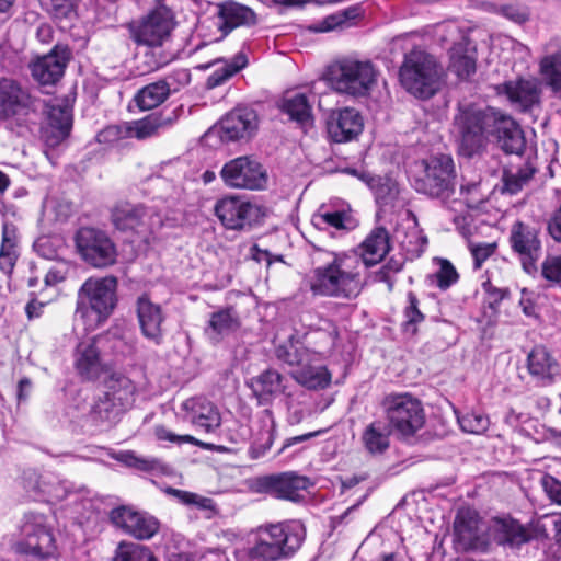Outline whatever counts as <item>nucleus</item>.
Segmentation results:
<instances>
[{"mask_svg":"<svg viewBox=\"0 0 561 561\" xmlns=\"http://www.w3.org/2000/svg\"><path fill=\"white\" fill-rule=\"evenodd\" d=\"M257 129V114L250 107H236L210 128L206 136L218 135L221 142L249 140Z\"/></svg>","mask_w":561,"mask_h":561,"instance_id":"16","label":"nucleus"},{"mask_svg":"<svg viewBox=\"0 0 561 561\" xmlns=\"http://www.w3.org/2000/svg\"><path fill=\"white\" fill-rule=\"evenodd\" d=\"M240 328L239 316L234 308L227 307L210 314L205 333L213 344H218L224 336Z\"/></svg>","mask_w":561,"mask_h":561,"instance_id":"37","label":"nucleus"},{"mask_svg":"<svg viewBox=\"0 0 561 561\" xmlns=\"http://www.w3.org/2000/svg\"><path fill=\"white\" fill-rule=\"evenodd\" d=\"M480 516L470 508L460 510L454 522L455 542L463 551L488 552V529H480Z\"/></svg>","mask_w":561,"mask_h":561,"instance_id":"19","label":"nucleus"},{"mask_svg":"<svg viewBox=\"0 0 561 561\" xmlns=\"http://www.w3.org/2000/svg\"><path fill=\"white\" fill-rule=\"evenodd\" d=\"M113 459L140 471L149 472L157 469L159 461L157 459H146L136 455L133 450H124L112 456Z\"/></svg>","mask_w":561,"mask_h":561,"instance_id":"52","label":"nucleus"},{"mask_svg":"<svg viewBox=\"0 0 561 561\" xmlns=\"http://www.w3.org/2000/svg\"><path fill=\"white\" fill-rule=\"evenodd\" d=\"M457 420L461 430L471 434H480L489 426V419L473 411L458 415Z\"/></svg>","mask_w":561,"mask_h":561,"instance_id":"56","label":"nucleus"},{"mask_svg":"<svg viewBox=\"0 0 561 561\" xmlns=\"http://www.w3.org/2000/svg\"><path fill=\"white\" fill-rule=\"evenodd\" d=\"M392 427L388 422L376 420L368 424L362 434V442L368 454L383 455L390 447Z\"/></svg>","mask_w":561,"mask_h":561,"instance_id":"38","label":"nucleus"},{"mask_svg":"<svg viewBox=\"0 0 561 561\" xmlns=\"http://www.w3.org/2000/svg\"><path fill=\"white\" fill-rule=\"evenodd\" d=\"M259 490L276 499L298 503L304 500L301 491L312 485L310 479L294 471L262 477L257 480Z\"/></svg>","mask_w":561,"mask_h":561,"instance_id":"20","label":"nucleus"},{"mask_svg":"<svg viewBox=\"0 0 561 561\" xmlns=\"http://www.w3.org/2000/svg\"><path fill=\"white\" fill-rule=\"evenodd\" d=\"M276 356L279 360L290 366H302L307 356V348L291 340L276 348Z\"/></svg>","mask_w":561,"mask_h":561,"instance_id":"50","label":"nucleus"},{"mask_svg":"<svg viewBox=\"0 0 561 561\" xmlns=\"http://www.w3.org/2000/svg\"><path fill=\"white\" fill-rule=\"evenodd\" d=\"M147 216L148 208L142 204L124 203L113 209L112 222L121 231L137 230L144 226Z\"/></svg>","mask_w":561,"mask_h":561,"instance_id":"39","label":"nucleus"},{"mask_svg":"<svg viewBox=\"0 0 561 561\" xmlns=\"http://www.w3.org/2000/svg\"><path fill=\"white\" fill-rule=\"evenodd\" d=\"M540 234V227L520 220L510 229L511 250L519 260L523 271L530 276H536L539 271L538 261L542 254Z\"/></svg>","mask_w":561,"mask_h":561,"instance_id":"12","label":"nucleus"},{"mask_svg":"<svg viewBox=\"0 0 561 561\" xmlns=\"http://www.w3.org/2000/svg\"><path fill=\"white\" fill-rule=\"evenodd\" d=\"M358 16L357 8H348L344 11L331 14L307 26V30L312 33H324L336 28L348 27L352 25L351 21Z\"/></svg>","mask_w":561,"mask_h":561,"instance_id":"42","label":"nucleus"},{"mask_svg":"<svg viewBox=\"0 0 561 561\" xmlns=\"http://www.w3.org/2000/svg\"><path fill=\"white\" fill-rule=\"evenodd\" d=\"M276 425L272 419L268 423L264 422L252 442L249 455L252 459H259L266 455L275 439Z\"/></svg>","mask_w":561,"mask_h":561,"instance_id":"45","label":"nucleus"},{"mask_svg":"<svg viewBox=\"0 0 561 561\" xmlns=\"http://www.w3.org/2000/svg\"><path fill=\"white\" fill-rule=\"evenodd\" d=\"M439 268L435 274L437 286L445 290L457 283L459 275L454 265L446 259H438Z\"/></svg>","mask_w":561,"mask_h":561,"instance_id":"59","label":"nucleus"},{"mask_svg":"<svg viewBox=\"0 0 561 561\" xmlns=\"http://www.w3.org/2000/svg\"><path fill=\"white\" fill-rule=\"evenodd\" d=\"M515 162L511 161L502 171V194L515 195L533 179L537 172L535 163L530 157L515 158Z\"/></svg>","mask_w":561,"mask_h":561,"instance_id":"32","label":"nucleus"},{"mask_svg":"<svg viewBox=\"0 0 561 561\" xmlns=\"http://www.w3.org/2000/svg\"><path fill=\"white\" fill-rule=\"evenodd\" d=\"M350 220V216L342 210L334 211H324L318 215H314L312 218V224L318 228H323L324 226H329L339 230L348 229L347 222Z\"/></svg>","mask_w":561,"mask_h":561,"instance_id":"54","label":"nucleus"},{"mask_svg":"<svg viewBox=\"0 0 561 561\" xmlns=\"http://www.w3.org/2000/svg\"><path fill=\"white\" fill-rule=\"evenodd\" d=\"M362 261L366 266H373L390 252V234L385 227H376L360 244Z\"/></svg>","mask_w":561,"mask_h":561,"instance_id":"35","label":"nucleus"},{"mask_svg":"<svg viewBox=\"0 0 561 561\" xmlns=\"http://www.w3.org/2000/svg\"><path fill=\"white\" fill-rule=\"evenodd\" d=\"M23 540L16 545V552L34 560H44L55 552V539L44 525V516H27L22 526Z\"/></svg>","mask_w":561,"mask_h":561,"instance_id":"15","label":"nucleus"},{"mask_svg":"<svg viewBox=\"0 0 561 561\" xmlns=\"http://www.w3.org/2000/svg\"><path fill=\"white\" fill-rule=\"evenodd\" d=\"M501 112L496 107L477 103L459 104L453 119L459 156L471 159L486 150Z\"/></svg>","mask_w":561,"mask_h":561,"instance_id":"2","label":"nucleus"},{"mask_svg":"<svg viewBox=\"0 0 561 561\" xmlns=\"http://www.w3.org/2000/svg\"><path fill=\"white\" fill-rule=\"evenodd\" d=\"M70 58L71 50L67 45H55L48 54L30 65L31 75L41 85H54L64 77Z\"/></svg>","mask_w":561,"mask_h":561,"instance_id":"23","label":"nucleus"},{"mask_svg":"<svg viewBox=\"0 0 561 561\" xmlns=\"http://www.w3.org/2000/svg\"><path fill=\"white\" fill-rule=\"evenodd\" d=\"M541 486L548 499L558 505H561V481L551 474H545L541 478Z\"/></svg>","mask_w":561,"mask_h":561,"instance_id":"62","label":"nucleus"},{"mask_svg":"<svg viewBox=\"0 0 561 561\" xmlns=\"http://www.w3.org/2000/svg\"><path fill=\"white\" fill-rule=\"evenodd\" d=\"M407 241L401 242V248L405 252L407 260H413L422 255L427 244V239L417 231L407 234Z\"/></svg>","mask_w":561,"mask_h":561,"instance_id":"58","label":"nucleus"},{"mask_svg":"<svg viewBox=\"0 0 561 561\" xmlns=\"http://www.w3.org/2000/svg\"><path fill=\"white\" fill-rule=\"evenodd\" d=\"M118 280L115 276L88 278L78 291L76 314L95 316V324H103L117 306Z\"/></svg>","mask_w":561,"mask_h":561,"instance_id":"7","label":"nucleus"},{"mask_svg":"<svg viewBox=\"0 0 561 561\" xmlns=\"http://www.w3.org/2000/svg\"><path fill=\"white\" fill-rule=\"evenodd\" d=\"M171 87L167 80L147 84L140 89L134 101L141 111L152 110L162 104L170 95Z\"/></svg>","mask_w":561,"mask_h":561,"instance_id":"40","label":"nucleus"},{"mask_svg":"<svg viewBox=\"0 0 561 561\" xmlns=\"http://www.w3.org/2000/svg\"><path fill=\"white\" fill-rule=\"evenodd\" d=\"M313 266L308 278L313 295L352 299L362 290L359 259L314 248L310 254Z\"/></svg>","mask_w":561,"mask_h":561,"instance_id":"1","label":"nucleus"},{"mask_svg":"<svg viewBox=\"0 0 561 561\" xmlns=\"http://www.w3.org/2000/svg\"><path fill=\"white\" fill-rule=\"evenodd\" d=\"M185 419L206 432H213L221 424V416L217 407L203 397H195L182 403Z\"/></svg>","mask_w":561,"mask_h":561,"instance_id":"31","label":"nucleus"},{"mask_svg":"<svg viewBox=\"0 0 561 561\" xmlns=\"http://www.w3.org/2000/svg\"><path fill=\"white\" fill-rule=\"evenodd\" d=\"M388 423L402 438L413 437L425 424L421 400L410 393H390L382 400Z\"/></svg>","mask_w":561,"mask_h":561,"instance_id":"8","label":"nucleus"},{"mask_svg":"<svg viewBox=\"0 0 561 561\" xmlns=\"http://www.w3.org/2000/svg\"><path fill=\"white\" fill-rule=\"evenodd\" d=\"M497 11L503 16L517 24H523L529 20L528 9L520 4H504L501 5Z\"/></svg>","mask_w":561,"mask_h":561,"instance_id":"61","label":"nucleus"},{"mask_svg":"<svg viewBox=\"0 0 561 561\" xmlns=\"http://www.w3.org/2000/svg\"><path fill=\"white\" fill-rule=\"evenodd\" d=\"M284 377L275 369L268 368L256 377L251 378L249 387L260 404H268L284 392Z\"/></svg>","mask_w":561,"mask_h":561,"instance_id":"34","label":"nucleus"},{"mask_svg":"<svg viewBox=\"0 0 561 561\" xmlns=\"http://www.w3.org/2000/svg\"><path fill=\"white\" fill-rule=\"evenodd\" d=\"M412 187L420 194L446 204L453 199L457 187V172L453 158L439 153L416 163L411 179Z\"/></svg>","mask_w":561,"mask_h":561,"instance_id":"4","label":"nucleus"},{"mask_svg":"<svg viewBox=\"0 0 561 561\" xmlns=\"http://www.w3.org/2000/svg\"><path fill=\"white\" fill-rule=\"evenodd\" d=\"M495 243H480L470 247L473 257V268H481L482 264L495 252Z\"/></svg>","mask_w":561,"mask_h":561,"instance_id":"63","label":"nucleus"},{"mask_svg":"<svg viewBox=\"0 0 561 561\" xmlns=\"http://www.w3.org/2000/svg\"><path fill=\"white\" fill-rule=\"evenodd\" d=\"M540 73L552 91H561V51L543 57L540 61Z\"/></svg>","mask_w":561,"mask_h":561,"instance_id":"46","label":"nucleus"},{"mask_svg":"<svg viewBox=\"0 0 561 561\" xmlns=\"http://www.w3.org/2000/svg\"><path fill=\"white\" fill-rule=\"evenodd\" d=\"M215 215L227 229L242 230L260 224L265 213L256 204L237 196H228L216 203Z\"/></svg>","mask_w":561,"mask_h":561,"instance_id":"14","label":"nucleus"},{"mask_svg":"<svg viewBox=\"0 0 561 561\" xmlns=\"http://www.w3.org/2000/svg\"><path fill=\"white\" fill-rule=\"evenodd\" d=\"M176 57H178L176 53L167 51V50L161 51L158 56H156V54H153V53L146 54L145 55V58L147 59L146 60V65H147L146 71L150 72V71L158 70V69L162 68L163 66L170 64L174 59H176Z\"/></svg>","mask_w":561,"mask_h":561,"instance_id":"64","label":"nucleus"},{"mask_svg":"<svg viewBox=\"0 0 561 561\" xmlns=\"http://www.w3.org/2000/svg\"><path fill=\"white\" fill-rule=\"evenodd\" d=\"M500 94L507 96L520 111L528 112L540 104L541 88L537 79L518 78L505 81L496 87Z\"/></svg>","mask_w":561,"mask_h":561,"instance_id":"28","label":"nucleus"},{"mask_svg":"<svg viewBox=\"0 0 561 561\" xmlns=\"http://www.w3.org/2000/svg\"><path fill=\"white\" fill-rule=\"evenodd\" d=\"M111 523L137 540H150L160 530V522L146 511L121 505L110 512Z\"/></svg>","mask_w":561,"mask_h":561,"instance_id":"17","label":"nucleus"},{"mask_svg":"<svg viewBox=\"0 0 561 561\" xmlns=\"http://www.w3.org/2000/svg\"><path fill=\"white\" fill-rule=\"evenodd\" d=\"M77 252L89 265L98 268L116 263L117 250L108 234L98 228L82 227L75 236Z\"/></svg>","mask_w":561,"mask_h":561,"instance_id":"11","label":"nucleus"},{"mask_svg":"<svg viewBox=\"0 0 561 561\" xmlns=\"http://www.w3.org/2000/svg\"><path fill=\"white\" fill-rule=\"evenodd\" d=\"M41 3L61 27L71 26L78 19V0H41Z\"/></svg>","mask_w":561,"mask_h":561,"instance_id":"41","label":"nucleus"},{"mask_svg":"<svg viewBox=\"0 0 561 561\" xmlns=\"http://www.w3.org/2000/svg\"><path fill=\"white\" fill-rule=\"evenodd\" d=\"M295 379L307 389H324L330 385L331 375L325 367L304 366L295 375Z\"/></svg>","mask_w":561,"mask_h":561,"instance_id":"44","label":"nucleus"},{"mask_svg":"<svg viewBox=\"0 0 561 561\" xmlns=\"http://www.w3.org/2000/svg\"><path fill=\"white\" fill-rule=\"evenodd\" d=\"M376 75L370 61L345 59L336 69L330 71L329 80L334 90L340 93L365 96L376 83Z\"/></svg>","mask_w":561,"mask_h":561,"instance_id":"10","label":"nucleus"},{"mask_svg":"<svg viewBox=\"0 0 561 561\" xmlns=\"http://www.w3.org/2000/svg\"><path fill=\"white\" fill-rule=\"evenodd\" d=\"M491 137L504 153L513 154L515 158L524 156L526 149L524 131L518 123L504 111L499 115L494 134H491Z\"/></svg>","mask_w":561,"mask_h":561,"instance_id":"29","label":"nucleus"},{"mask_svg":"<svg viewBox=\"0 0 561 561\" xmlns=\"http://www.w3.org/2000/svg\"><path fill=\"white\" fill-rule=\"evenodd\" d=\"M364 128L360 113L353 107L332 111L327 119L329 137L334 142H347L355 139Z\"/></svg>","mask_w":561,"mask_h":561,"instance_id":"27","label":"nucleus"},{"mask_svg":"<svg viewBox=\"0 0 561 561\" xmlns=\"http://www.w3.org/2000/svg\"><path fill=\"white\" fill-rule=\"evenodd\" d=\"M488 551L491 545L503 547L505 549H519L523 545L530 541L531 537L525 526L510 515L503 517H493L488 526Z\"/></svg>","mask_w":561,"mask_h":561,"instance_id":"22","label":"nucleus"},{"mask_svg":"<svg viewBox=\"0 0 561 561\" xmlns=\"http://www.w3.org/2000/svg\"><path fill=\"white\" fill-rule=\"evenodd\" d=\"M183 113V105L176 107H164L161 111L152 112L141 119L128 123L130 137L144 140L159 136L171 129Z\"/></svg>","mask_w":561,"mask_h":561,"instance_id":"24","label":"nucleus"},{"mask_svg":"<svg viewBox=\"0 0 561 561\" xmlns=\"http://www.w3.org/2000/svg\"><path fill=\"white\" fill-rule=\"evenodd\" d=\"M538 273L548 283L546 287L561 285V254H548L542 261Z\"/></svg>","mask_w":561,"mask_h":561,"instance_id":"51","label":"nucleus"},{"mask_svg":"<svg viewBox=\"0 0 561 561\" xmlns=\"http://www.w3.org/2000/svg\"><path fill=\"white\" fill-rule=\"evenodd\" d=\"M73 123L72 105L67 98L56 99L48 105L47 122L41 138L49 148H56L70 135Z\"/></svg>","mask_w":561,"mask_h":561,"instance_id":"18","label":"nucleus"},{"mask_svg":"<svg viewBox=\"0 0 561 561\" xmlns=\"http://www.w3.org/2000/svg\"><path fill=\"white\" fill-rule=\"evenodd\" d=\"M113 561H158V558L146 546L134 542H121Z\"/></svg>","mask_w":561,"mask_h":561,"instance_id":"48","label":"nucleus"},{"mask_svg":"<svg viewBox=\"0 0 561 561\" xmlns=\"http://www.w3.org/2000/svg\"><path fill=\"white\" fill-rule=\"evenodd\" d=\"M174 26L175 22L171 10L160 7L138 21L129 23L128 30L130 38L138 46L157 48L171 41Z\"/></svg>","mask_w":561,"mask_h":561,"instance_id":"9","label":"nucleus"},{"mask_svg":"<svg viewBox=\"0 0 561 561\" xmlns=\"http://www.w3.org/2000/svg\"><path fill=\"white\" fill-rule=\"evenodd\" d=\"M130 137V127L128 123L122 125H110L100 130L96 135V141L104 145H113L122 139Z\"/></svg>","mask_w":561,"mask_h":561,"instance_id":"57","label":"nucleus"},{"mask_svg":"<svg viewBox=\"0 0 561 561\" xmlns=\"http://www.w3.org/2000/svg\"><path fill=\"white\" fill-rule=\"evenodd\" d=\"M33 111V99L21 82L12 78H0V119L27 116Z\"/></svg>","mask_w":561,"mask_h":561,"instance_id":"21","label":"nucleus"},{"mask_svg":"<svg viewBox=\"0 0 561 561\" xmlns=\"http://www.w3.org/2000/svg\"><path fill=\"white\" fill-rule=\"evenodd\" d=\"M371 187L376 202L380 206L392 204L399 194L398 183L388 176H378V179H370Z\"/></svg>","mask_w":561,"mask_h":561,"instance_id":"47","label":"nucleus"},{"mask_svg":"<svg viewBox=\"0 0 561 561\" xmlns=\"http://www.w3.org/2000/svg\"><path fill=\"white\" fill-rule=\"evenodd\" d=\"M440 67L435 57L420 47L404 54L399 69L401 85L421 100L432 98L439 88Z\"/></svg>","mask_w":561,"mask_h":561,"instance_id":"6","label":"nucleus"},{"mask_svg":"<svg viewBox=\"0 0 561 561\" xmlns=\"http://www.w3.org/2000/svg\"><path fill=\"white\" fill-rule=\"evenodd\" d=\"M282 111L289 115L291 121L305 125L312 121L311 104L306 94L296 93L284 99Z\"/></svg>","mask_w":561,"mask_h":561,"instance_id":"43","label":"nucleus"},{"mask_svg":"<svg viewBox=\"0 0 561 561\" xmlns=\"http://www.w3.org/2000/svg\"><path fill=\"white\" fill-rule=\"evenodd\" d=\"M482 289L485 293L484 305L492 310L493 314L499 312L500 304L511 296L510 288H499L490 279L482 283Z\"/></svg>","mask_w":561,"mask_h":561,"instance_id":"55","label":"nucleus"},{"mask_svg":"<svg viewBox=\"0 0 561 561\" xmlns=\"http://www.w3.org/2000/svg\"><path fill=\"white\" fill-rule=\"evenodd\" d=\"M306 539L300 520H285L259 528L257 537L247 550L248 561H284L291 559Z\"/></svg>","mask_w":561,"mask_h":561,"instance_id":"3","label":"nucleus"},{"mask_svg":"<svg viewBox=\"0 0 561 561\" xmlns=\"http://www.w3.org/2000/svg\"><path fill=\"white\" fill-rule=\"evenodd\" d=\"M448 55L449 71L459 80H470L477 71L478 50L468 32L461 33L460 38L449 48Z\"/></svg>","mask_w":561,"mask_h":561,"instance_id":"26","label":"nucleus"},{"mask_svg":"<svg viewBox=\"0 0 561 561\" xmlns=\"http://www.w3.org/2000/svg\"><path fill=\"white\" fill-rule=\"evenodd\" d=\"M136 314L142 335L160 345L163 341L162 324L165 320L162 307L144 294L136 300Z\"/></svg>","mask_w":561,"mask_h":561,"instance_id":"30","label":"nucleus"},{"mask_svg":"<svg viewBox=\"0 0 561 561\" xmlns=\"http://www.w3.org/2000/svg\"><path fill=\"white\" fill-rule=\"evenodd\" d=\"M525 423L526 426L520 430L524 435L528 436L537 444L547 442L548 433L551 427L538 423L537 420H528V422Z\"/></svg>","mask_w":561,"mask_h":561,"instance_id":"60","label":"nucleus"},{"mask_svg":"<svg viewBox=\"0 0 561 561\" xmlns=\"http://www.w3.org/2000/svg\"><path fill=\"white\" fill-rule=\"evenodd\" d=\"M136 387L122 374H112L104 381V391L98 394L91 405L89 417L101 427L114 426L121 416L135 403Z\"/></svg>","mask_w":561,"mask_h":561,"instance_id":"5","label":"nucleus"},{"mask_svg":"<svg viewBox=\"0 0 561 561\" xmlns=\"http://www.w3.org/2000/svg\"><path fill=\"white\" fill-rule=\"evenodd\" d=\"M527 370L541 387L553 385L561 378V363L543 345H536L527 355Z\"/></svg>","mask_w":561,"mask_h":561,"instance_id":"25","label":"nucleus"},{"mask_svg":"<svg viewBox=\"0 0 561 561\" xmlns=\"http://www.w3.org/2000/svg\"><path fill=\"white\" fill-rule=\"evenodd\" d=\"M220 176L229 187L251 191L264 190L268 181L265 168L249 156L238 157L226 162L221 168Z\"/></svg>","mask_w":561,"mask_h":561,"instance_id":"13","label":"nucleus"},{"mask_svg":"<svg viewBox=\"0 0 561 561\" xmlns=\"http://www.w3.org/2000/svg\"><path fill=\"white\" fill-rule=\"evenodd\" d=\"M409 305L404 309L403 330L407 333L415 334L417 332L416 325L421 323L425 316L419 309V299L413 291L408 293Z\"/></svg>","mask_w":561,"mask_h":561,"instance_id":"53","label":"nucleus"},{"mask_svg":"<svg viewBox=\"0 0 561 561\" xmlns=\"http://www.w3.org/2000/svg\"><path fill=\"white\" fill-rule=\"evenodd\" d=\"M75 356V367L83 380L92 381L100 377L103 366L95 343H79Z\"/></svg>","mask_w":561,"mask_h":561,"instance_id":"33","label":"nucleus"},{"mask_svg":"<svg viewBox=\"0 0 561 561\" xmlns=\"http://www.w3.org/2000/svg\"><path fill=\"white\" fill-rule=\"evenodd\" d=\"M219 16L224 23L220 30L227 35L239 26H254L257 23L255 12L243 4L234 1H227L220 5Z\"/></svg>","mask_w":561,"mask_h":561,"instance_id":"36","label":"nucleus"},{"mask_svg":"<svg viewBox=\"0 0 561 561\" xmlns=\"http://www.w3.org/2000/svg\"><path fill=\"white\" fill-rule=\"evenodd\" d=\"M154 434L159 440H168L170 443H174L178 445H181L183 443H191L196 446H202L206 450H211V451H214V450L226 451L227 450V448L224 446H219V445H215V444H210V443H203L191 435H176L162 425L156 426Z\"/></svg>","mask_w":561,"mask_h":561,"instance_id":"49","label":"nucleus"}]
</instances>
